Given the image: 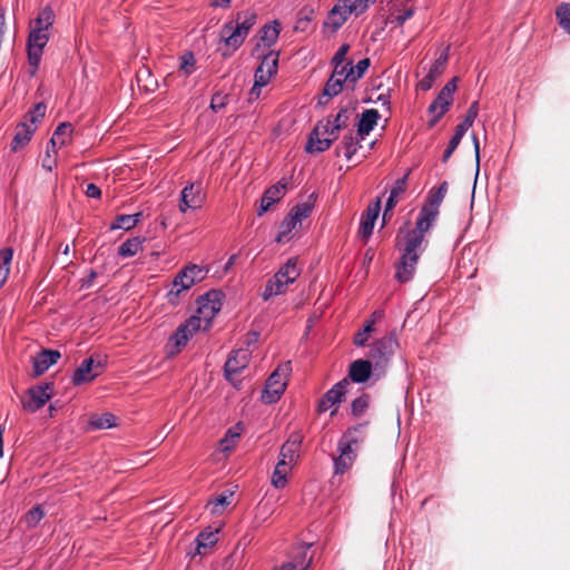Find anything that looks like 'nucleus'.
Listing matches in <instances>:
<instances>
[{"label": "nucleus", "mask_w": 570, "mask_h": 570, "mask_svg": "<svg viewBox=\"0 0 570 570\" xmlns=\"http://www.w3.org/2000/svg\"><path fill=\"white\" fill-rule=\"evenodd\" d=\"M13 249L6 247L0 250V288L6 284L11 268Z\"/></svg>", "instance_id": "2f4dec72"}, {"label": "nucleus", "mask_w": 570, "mask_h": 570, "mask_svg": "<svg viewBox=\"0 0 570 570\" xmlns=\"http://www.w3.org/2000/svg\"><path fill=\"white\" fill-rule=\"evenodd\" d=\"M456 81H458L456 77H454L451 80H449L445 83V86L441 89V90H443V94L453 98V94L456 90Z\"/></svg>", "instance_id": "0e129e2a"}, {"label": "nucleus", "mask_w": 570, "mask_h": 570, "mask_svg": "<svg viewBox=\"0 0 570 570\" xmlns=\"http://www.w3.org/2000/svg\"><path fill=\"white\" fill-rule=\"evenodd\" d=\"M478 112H479V102L478 101H473L468 111H466V115L465 117L466 118H470L472 120H475V118L478 117Z\"/></svg>", "instance_id": "338daca9"}, {"label": "nucleus", "mask_w": 570, "mask_h": 570, "mask_svg": "<svg viewBox=\"0 0 570 570\" xmlns=\"http://www.w3.org/2000/svg\"><path fill=\"white\" fill-rule=\"evenodd\" d=\"M313 14L314 10L311 7H304L298 13V19L295 23L294 30L302 32L306 31L312 21Z\"/></svg>", "instance_id": "79ce46f5"}, {"label": "nucleus", "mask_w": 570, "mask_h": 570, "mask_svg": "<svg viewBox=\"0 0 570 570\" xmlns=\"http://www.w3.org/2000/svg\"><path fill=\"white\" fill-rule=\"evenodd\" d=\"M332 76H336V78H340L342 82L351 81L353 82L354 78V67L351 62L348 63H342V65H334V70Z\"/></svg>", "instance_id": "a19ab883"}, {"label": "nucleus", "mask_w": 570, "mask_h": 570, "mask_svg": "<svg viewBox=\"0 0 570 570\" xmlns=\"http://www.w3.org/2000/svg\"><path fill=\"white\" fill-rule=\"evenodd\" d=\"M193 335L188 333V331L181 325L176 330V332L170 337V341L174 343L176 351L179 352L189 341Z\"/></svg>", "instance_id": "49530a36"}, {"label": "nucleus", "mask_w": 570, "mask_h": 570, "mask_svg": "<svg viewBox=\"0 0 570 570\" xmlns=\"http://www.w3.org/2000/svg\"><path fill=\"white\" fill-rule=\"evenodd\" d=\"M279 35V24L274 21V24H265L261 30V40L268 47L273 46Z\"/></svg>", "instance_id": "e433bc0d"}, {"label": "nucleus", "mask_w": 570, "mask_h": 570, "mask_svg": "<svg viewBox=\"0 0 570 570\" xmlns=\"http://www.w3.org/2000/svg\"><path fill=\"white\" fill-rule=\"evenodd\" d=\"M61 357L57 350H42L33 357V374L39 376L43 374L51 365L56 364Z\"/></svg>", "instance_id": "4be33fe9"}, {"label": "nucleus", "mask_w": 570, "mask_h": 570, "mask_svg": "<svg viewBox=\"0 0 570 570\" xmlns=\"http://www.w3.org/2000/svg\"><path fill=\"white\" fill-rule=\"evenodd\" d=\"M452 101L453 98L449 97L448 95H444L443 90H441L438 97L429 106L428 111L429 114H435L438 110H440L445 114L449 110V107L451 106Z\"/></svg>", "instance_id": "4c0bfd02"}, {"label": "nucleus", "mask_w": 570, "mask_h": 570, "mask_svg": "<svg viewBox=\"0 0 570 570\" xmlns=\"http://www.w3.org/2000/svg\"><path fill=\"white\" fill-rule=\"evenodd\" d=\"M48 40L49 35L46 30L31 29L27 40L28 62L31 67V76H35L39 69L43 48Z\"/></svg>", "instance_id": "1a4fd4ad"}, {"label": "nucleus", "mask_w": 570, "mask_h": 570, "mask_svg": "<svg viewBox=\"0 0 570 570\" xmlns=\"http://www.w3.org/2000/svg\"><path fill=\"white\" fill-rule=\"evenodd\" d=\"M341 145H342V148L344 149L345 158L347 160H350L353 157V155L356 153L360 141L356 138V136L353 134V131H350L348 134H346L343 137Z\"/></svg>", "instance_id": "58836bf2"}, {"label": "nucleus", "mask_w": 570, "mask_h": 570, "mask_svg": "<svg viewBox=\"0 0 570 570\" xmlns=\"http://www.w3.org/2000/svg\"><path fill=\"white\" fill-rule=\"evenodd\" d=\"M105 366L102 357L98 354H92L90 357L85 358L72 375L73 385H81L94 381L104 372Z\"/></svg>", "instance_id": "9d476101"}, {"label": "nucleus", "mask_w": 570, "mask_h": 570, "mask_svg": "<svg viewBox=\"0 0 570 570\" xmlns=\"http://www.w3.org/2000/svg\"><path fill=\"white\" fill-rule=\"evenodd\" d=\"M249 360L250 352L247 348H239L232 352L225 363V377L237 389L242 383L238 376L248 366Z\"/></svg>", "instance_id": "9b49d317"}, {"label": "nucleus", "mask_w": 570, "mask_h": 570, "mask_svg": "<svg viewBox=\"0 0 570 570\" xmlns=\"http://www.w3.org/2000/svg\"><path fill=\"white\" fill-rule=\"evenodd\" d=\"M142 248V239L134 237L124 242L118 248V255L121 257H131Z\"/></svg>", "instance_id": "c9c22d12"}, {"label": "nucleus", "mask_w": 570, "mask_h": 570, "mask_svg": "<svg viewBox=\"0 0 570 570\" xmlns=\"http://www.w3.org/2000/svg\"><path fill=\"white\" fill-rule=\"evenodd\" d=\"M380 119V114L376 109H366L362 112L361 118L357 124V136L363 138L365 135H368L377 124Z\"/></svg>", "instance_id": "bb28decb"}, {"label": "nucleus", "mask_w": 570, "mask_h": 570, "mask_svg": "<svg viewBox=\"0 0 570 570\" xmlns=\"http://www.w3.org/2000/svg\"><path fill=\"white\" fill-rule=\"evenodd\" d=\"M285 194L286 184L282 181H278L276 185L267 188L261 198V205L257 209V215H264L271 208V206L279 202L285 196Z\"/></svg>", "instance_id": "412c9836"}, {"label": "nucleus", "mask_w": 570, "mask_h": 570, "mask_svg": "<svg viewBox=\"0 0 570 570\" xmlns=\"http://www.w3.org/2000/svg\"><path fill=\"white\" fill-rule=\"evenodd\" d=\"M205 200L200 183H190L185 186L180 193L179 210L185 213L187 209L200 208Z\"/></svg>", "instance_id": "a211bd4d"}, {"label": "nucleus", "mask_w": 570, "mask_h": 570, "mask_svg": "<svg viewBox=\"0 0 570 570\" xmlns=\"http://www.w3.org/2000/svg\"><path fill=\"white\" fill-rule=\"evenodd\" d=\"M381 210V200L377 198L375 202L371 203L365 213L362 216L358 234L363 239H367L374 228L375 220L379 217Z\"/></svg>", "instance_id": "aec40b11"}, {"label": "nucleus", "mask_w": 570, "mask_h": 570, "mask_svg": "<svg viewBox=\"0 0 570 570\" xmlns=\"http://www.w3.org/2000/svg\"><path fill=\"white\" fill-rule=\"evenodd\" d=\"M55 21V14L51 8L45 7L38 14V17L31 22V29L46 30L52 27Z\"/></svg>", "instance_id": "473e14b6"}, {"label": "nucleus", "mask_w": 570, "mask_h": 570, "mask_svg": "<svg viewBox=\"0 0 570 570\" xmlns=\"http://www.w3.org/2000/svg\"><path fill=\"white\" fill-rule=\"evenodd\" d=\"M289 471V464L287 461L278 460L275 470L272 475V484L277 488L282 489L285 487L287 482V473Z\"/></svg>", "instance_id": "72a5a7b5"}, {"label": "nucleus", "mask_w": 570, "mask_h": 570, "mask_svg": "<svg viewBox=\"0 0 570 570\" xmlns=\"http://www.w3.org/2000/svg\"><path fill=\"white\" fill-rule=\"evenodd\" d=\"M256 20V12L246 10L237 12L230 21L223 26L219 33L220 41L226 47V50L223 51V57H229L243 45L250 29L255 26Z\"/></svg>", "instance_id": "f03ea898"}, {"label": "nucleus", "mask_w": 570, "mask_h": 570, "mask_svg": "<svg viewBox=\"0 0 570 570\" xmlns=\"http://www.w3.org/2000/svg\"><path fill=\"white\" fill-rule=\"evenodd\" d=\"M138 223L137 218L130 217V215H118L110 225V229H124L129 230L134 228Z\"/></svg>", "instance_id": "37998d69"}, {"label": "nucleus", "mask_w": 570, "mask_h": 570, "mask_svg": "<svg viewBox=\"0 0 570 570\" xmlns=\"http://www.w3.org/2000/svg\"><path fill=\"white\" fill-rule=\"evenodd\" d=\"M353 0H337L336 4L330 11L324 27L331 28L333 32H336L352 14Z\"/></svg>", "instance_id": "f3484780"}, {"label": "nucleus", "mask_w": 570, "mask_h": 570, "mask_svg": "<svg viewBox=\"0 0 570 570\" xmlns=\"http://www.w3.org/2000/svg\"><path fill=\"white\" fill-rule=\"evenodd\" d=\"M196 65L195 56L191 51H185L179 57V70L185 73V76H189L194 72Z\"/></svg>", "instance_id": "c03bdc74"}, {"label": "nucleus", "mask_w": 570, "mask_h": 570, "mask_svg": "<svg viewBox=\"0 0 570 570\" xmlns=\"http://www.w3.org/2000/svg\"><path fill=\"white\" fill-rule=\"evenodd\" d=\"M43 517L45 512L41 507L38 505L28 511L24 515V522L29 528H33L42 520Z\"/></svg>", "instance_id": "603ef678"}, {"label": "nucleus", "mask_w": 570, "mask_h": 570, "mask_svg": "<svg viewBox=\"0 0 570 570\" xmlns=\"http://www.w3.org/2000/svg\"><path fill=\"white\" fill-rule=\"evenodd\" d=\"M85 194L90 198H100L101 190L97 185L88 184L86 187Z\"/></svg>", "instance_id": "69168bd1"}, {"label": "nucleus", "mask_w": 570, "mask_h": 570, "mask_svg": "<svg viewBox=\"0 0 570 570\" xmlns=\"http://www.w3.org/2000/svg\"><path fill=\"white\" fill-rule=\"evenodd\" d=\"M448 62V55L442 53L431 66L428 75L422 78V80L417 83V87L428 91L432 88L434 81L443 73L445 69V65Z\"/></svg>", "instance_id": "5701e85b"}, {"label": "nucleus", "mask_w": 570, "mask_h": 570, "mask_svg": "<svg viewBox=\"0 0 570 570\" xmlns=\"http://www.w3.org/2000/svg\"><path fill=\"white\" fill-rule=\"evenodd\" d=\"M278 53L271 51L265 55L256 69L253 91L265 87L271 78L277 72Z\"/></svg>", "instance_id": "4468645a"}, {"label": "nucleus", "mask_w": 570, "mask_h": 570, "mask_svg": "<svg viewBox=\"0 0 570 570\" xmlns=\"http://www.w3.org/2000/svg\"><path fill=\"white\" fill-rule=\"evenodd\" d=\"M297 569V563H294L293 561H288V562H285L283 563L281 567H276L274 568L273 570H296Z\"/></svg>", "instance_id": "774afa93"}, {"label": "nucleus", "mask_w": 570, "mask_h": 570, "mask_svg": "<svg viewBox=\"0 0 570 570\" xmlns=\"http://www.w3.org/2000/svg\"><path fill=\"white\" fill-rule=\"evenodd\" d=\"M448 193V183L443 181L438 188H433L428 196L426 203L421 208L419 216L434 223L439 208Z\"/></svg>", "instance_id": "2eb2a0df"}, {"label": "nucleus", "mask_w": 570, "mask_h": 570, "mask_svg": "<svg viewBox=\"0 0 570 570\" xmlns=\"http://www.w3.org/2000/svg\"><path fill=\"white\" fill-rule=\"evenodd\" d=\"M218 530L202 531L195 539L196 543V553L200 556H205L209 552V550L217 543L218 541Z\"/></svg>", "instance_id": "cd10ccee"}, {"label": "nucleus", "mask_w": 570, "mask_h": 570, "mask_svg": "<svg viewBox=\"0 0 570 570\" xmlns=\"http://www.w3.org/2000/svg\"><path fill=\"white\" fill-rule=\"evenodd\" d=\"M407 176L409 174H406L405 176H403L402 178H399L395 183H394V186L392 187L391 189V193L390 195L396 197V198H401L403 196V194L405 193L406 190V180H407Z\"/></svg>", "instance_id": "5fc2aeb1"}, {"label": "nucleus", "mask_w": 570, "mask_h": 570, "mask_svg": "<svg viewBox=\"0 0 570 570\" xmlns=\"http://www.w3.org/2000/svg\"><path fill=\"white\" fill-rule=\"evenodd\" d=\"M350 50V46L347 43L342 45L332 59L333 65H342L344 63L345 57Z\"/></svg>", "instance_id": "bf43d9fd"}, {"label": "nucleus", "mask_w": 570, "mask_h": 570, "mask_svg": "<svg viewBox=\"0 0 570 570\" xmlns=\"http://www.w3.org/2000/svg\"><path fill=\"white\" fill-rule=\"evenodd\" d=\"M348 385V381L346 379L340 381L334 384L332 389H330L318 401L317 411L323 413L331 409L332 406L342 402L343 396L346 393V386Z\"/></svg>", "instance_id": "6ab92c4d"}, {"label": "nucleus", "mask_w": 570, "mask_h": 570, "mask_svg": "<svg viewBox=\"0 0 570 570\" xmlns=\"http://www.w3.org/2000/svg\"><path fill=\"white\" fill-rule=\"evenodd\" d=\"M302 442L303 436L299 433L291 434L288 440L281 448L279 460L287 461L288 464L292 463L297 456Z\"/></svg>", "instance_id": "393cba45"}, {"label": "nucleus", "mask_w": 570, "mask_h": 570, "mask_svg": "<svg viewBox=\"0 0 570 570\" xmlns=\"http://www.w3.org/2000/svg\"><path fill=\"white\" fill-rule=\"evenodd\" d=\"M309 548L311 544L301 543L292 551V561L297 563V568L303 566L301 570H309L313 560L312 557L307 558V551Z\"/></svg>", "instance_id": "7c9ffc66"}, {"label": "nucleus", "mask_w": 570, "mask_h": 570, "mask_svg": "<svg viewBox=\"0 0 570 570\" xmlns=\"http://www.w3.org/2000/svg\"><path fill=\"white\" fill-rule=\"evenodd\" d=\"M372 368H374V366L368 358H360L351 363L348 376L355 383H364L370 379Z\"/></svg>", "instance_id": "b1692460"}, {"label": "nucleus", "mask_w": 570, "mask_h": 570, "mask_svg": "<svg viewBox=\"0 0 570 570\" xmlns=\"http://www.w3.org/2000/svg\"><path fill=\"white\" fill-rule=\"evenodd\" d=\"M239 438L238 432H234L233 430H228L225 438L220 440V450L223 452H229L232 451L235 445L236 441Z\"/></svg>", "instance_id": "864d4df0"}, {"label": "nucleus", "mask_w": 570, "mask_h": 570, "mask_svg": "<svg viewBox=\"0 0 570 570\" xmlns=\"http://www.w3.org/2000/svg\"><path fill=\"white\" fill-rule=\"evenodd\" d=\"M343 83L340 78L331 75L320 97L318 105H326L331 98L337 96L343 89Z\"/></svg>", "instance_id": "c85d7f7f"}, {"label": "nucleus", "mask_w": 570, "mask_h": 570, "mask_svg": "<svg viewBox=\"0 0 570 570\" xmlns=\"http://www.w3.org/2000/svg\"><path fill=\"white\" fill-rule=\"evenodd\" d=\"M556 16L560 27L570 35V3L563 2L559 4Z\"/></svg>", "instance_id": "ea45409f"}, {"label": "nucleus", "mask_w": 570, "mask_h": 570, "mask_svg": "<svg viewBox=\"0 0 570 570\" xmlns=\"http://www.w3.org/2000/svg\"><path fill=\"white\" fill-rule=\"evenodd\" d=\"M350 110L347 107H343L340 109L335 118L332 120V126H334L335 130H342L347 128L350 121Z\"/></svg>", "instance_id": "8fccbe9b"}, {"label": "nucleus", "mask_w": 570, "mask_h": 570, "mask_svg": "<svg viewBox=\"0 0 570 570\" xmlns=\"http://www.w3.org/2000/svg\"><path fill=\"white\" fill-rule=\"evenodd\" d=\"M291 372V362H284L269 375L262 393V401L264 403L272 404L281 399L286 389Z\"/></svg>", "instance_id": "6e6552de"}, {"label": "nucleus", "mask_w": 570, "mask_h": 570, "mask_svg": "<svg viewBox=\"0 0 570 570\" xmlns=\"http://www.w3.org/2000/svg\"><path fill=\"white\" fill-rule=\"evenodd\" d=\"M227 95H222L219 92L215 94L210 101V109L215 112L222 110L227 105Z\"/></svg>", "instance_id": "6e6d98bb"}, {"label": "nucleus", "mask_w": 570, "mask_h": 570, "mask_svg": "<svg viewBox=\"0 0 570 570\" xmlns=\"http://www.w3.org/2000/svg\"><path fill=\"white\" fill-rule=\"evenodd\" d=\"M72 131L73 127L70 122H61L58 125L51 139L49 140V145L51 146L53 153H56L57 147L66 146L71 141Z\"/></svg>", "instance_id": "a878e982"}, {"label": "nucleus", "mask_w": 570, "mask_h": 570, "mask_svg": "<svg viewBox=\"0 0 570 570\" xmlns=\"http://www.w3.org/2000/svg\"><path fill=\"white\" fill-rule=\"evenodd\" d=\"M399 346L394 332L389 333L374 342L367 353L368 361L373 364L377 374H384L389 363Z\"/></svg>", "instance_id": "423d86ee"}, {"label": "nucleus", "mask_w": 570, "mask_h": 570, "mask_svg": "<svg viewBox=\"0 0 570 570\" xmlns=\"http://www.w3.org/2000/svg\"><path fill=\"white\" fill-rule=\"evenodd\" d=\"M207 274V271L197 264H189L185 266L174 278V287H179L176 295L181 289H189L197 282H202Z\"/></svg>", "instance_id": "dca6fc26"}, {"label": "nucleus", "mask_w": 570, "mask_h": 570, "mask_svg": "<svg viewBox=\"0 0 570 570\" xmlns=\"http://www.w3.org/2000/svg\"><path fill=\"white\" fill-rule=\"evenodd\" d=\"M301 275L297 267V259L289 258L271 278L267 279L262 298L267 302L271 298L283 295L287 292L288 286L293 284Z\"/></svg>", "instance_id": "7ed1b4c3"}, {"label": "nucleus", "mask_w": 570, "mask_h": 570, "mask_svg": "<svg viewBox=\"0 0 570 570\" xmlns=\"http://www.w3.org/2000/svg\"><path fill=\"white\" fill-rule=\"evenodd\" d=\"M51 391V383L30 387L28 392L21 397L23 410L29 413L38 411L50 400Z\"/></svg>", "instance_id": "ddd939ff"}, {"label": "nucleus", "mask_w": 570, "mask_h": 570, "mask_svg": "<svg viewBox=\"0 0 570 570\" xmlns=\"http://www.w3.org/2000/svg\"><path fill=\"white\" fill-rule=\"evenodd\" d=\"M368 332H365L364 330L358 331L354 336V344L356 346H365L368 341Z\"/></svg>", "instance_id": "e2e57ef3"}, {"label": "nucleus", "mask_w": 570, "mask_h": 570, "mask_svg": "<svg viewBox=\"0 0 570 570\" xmlns=\"http://www.w3.org/2000/svg\"><path fill=\"white\" fill-rule=\"evenodd\" d=\"M414 14V10L412 8H406L395 16V22L397 26H403L406 20L412 18Z\"/></svg>", "instance_id": "052dcab7"}, {"label": "nucleus", "mask_w": 570, "mask_h": 570, "mask_svg": "<svg viewBox=\"0 0 570 570\" xmlns=\"http://www.w3.org/2000/svg\"><path fill=\"white\" fill-rule=\"evenodd\" d=\"M183 326L188 331L189 334L194 335L200 330H204L205 326V317L198 314L189 317Z\"/></svg>", "instance_id": "09e8293b"}, {"label": "nucleus", "mask_w": 570, "mask_h": 570, "mask_svg": "<svg viewBox=\"0 0 570 570\" xmlns=\"http://www.w3.org/2000/svg\"><path fill=\"white\" fill-rule=\"evenodd\" d=\"M313 205L311 203H301L291 209V214L301 223L302 219L307 218L312 213Z\"/></svg>", "instance_id": "3c124183"}, {"label": "nucleus", "mask_w": 570, "mask_h": 570, "mask_svg": "<svg viewBox=\"0 0 570 570\" xmlns=\"http://www.w3.org/2000/svg\"><path fill=\"white\" fill-rule=\"evenodd\" d=\"M232 495L233 493H222L214 500L209 501L208 505L210 507L212 513H222L224 509L230 504Z\"/></svg>", "instance_id": "de8ad7c7"}, {"label": "nucleus", "mask_w": 570, "mask_h": 570, "mask_svg": "<svg viewBox=\"0 0 570 570\" xmlns=\"http://www.w3.org/2000/svg\"><path fill=\"white\" fill-rule=\"evenodd\" d=\"M224 294L222 291L212 289L198 297L197 313L205 317L204 331L212 326V320L222 309Z\"/></svg>", "instance_id": "f8f14e48"}, {"label": "nucleus", "mask_w": 570, "mask_h": 570, "mask_svg": "<svg viewBox=\"0 0 570 570\" xmlns=\"http://www.w3.org/2000/svg\"><path fill=\"white\" fill-rule=\"evenodd\" d=\"M91 430H104L116 426V416L109 412L104 414H92L88 420Z\"/></svg>", "instance_id": "c756f323"}, {"label": "nucleus", "mask_w": 570, "mask_h": 570, "mask_svg": "<svg viewBox=\"0 0 570 570\" xmlns=\"http://www.w3.org/2000/svg\"><path fill=\"white\" fill-rule=\"evenodd\" d=\"M433 223L417 216L415 228L409 230L403 237V247L400 262L396 264L395 277L401 283L410 282L415 273L420 255L424 252L428 242L425 233Z\"/></svg>", "instance_id": "f257e3e1"}, {"label": "nucleus", "mask_w": 570, "mask_h": 570, "mask_svg": "<svg viewBox=\"0 0 570 570\" xmlns=\"http://www.w3.org/2000/svg\"><path fill=\"white\" fill-rule=\"evenodd\" d=\"M370 7V3L365 0H353L352 4V14L360 16L362 14L367 8Z\"/></svg>", "instance_id": "680f3d73"}, {"label": "nucleus", "mask_w": 570, "mask_h": 570, "mask_svg": "<svg viewBox=\"0 0 570 570\" xmlns=\"http://www.w3.org/2000/svg\"><path fill=\"white\" fill-rule=\"evenodd\" d=\"M340 130H335L330 118L320 120L309 134L306 151L318 154L327 150L332 142L338 138Z\"/></svg>", "instance_id": "0eeeda50"}, {"label": "nucleus", "mask_w": 570, "mask_h": 570, "mask_svg": "<svg viewBox=\"0 0 570 570\" xmlns=\"http://www.w3.org/2000/svg\"><path fill=\"white\" fill-rule=\"evenodd\" d=\"M51 146L48 144L46 154L42 158L41 166L43 169L51 171L53 167L57 165V160L55 157L51 156Z\"/></svg>", "instance_id": "4d7b16f0"}, {"label": "nucleus", "mask_w": 570, "mask_h": 570, "mask_svg": "<svg viewBox=\"0 0 570 570\" xmlns=\"http://www.w3.org/2000/svg\"><path fill=\"white\" fill-rule=\"evenodd\" d=\"M367 422L358 423L352 428H348L343 436L340 439L337 449L340 455L334 458V468L336 474H344L353 465L356 454L353 450V445L357 444L363 438H358L357 434L363 433Z\"/></svg>", "instance_id": "20e7f679"}, {"label": "nucleus", "mask_w": 570, "mask_h": 570, "mask_svg": "<svg viewBox=\"0 0 570 570\" xmlns=\"http://www.w3.org/2000/svg\"><path fill=\"white\" fill-rule=\"evenodd\" d=\"M370 406V395L362 394L361 396L356 397L351 405V412L353 416L360 417L362 416L366 410Z\"/></svg>", "instance_id": "a18cd8bd"}, {"label": "nucleus", "mask_w": 570, "mask_h": 570, "mask_svg": "<svg viewBox=\"0 0 570 570\" xmlns=\"http://www.w3.org/2000/svg\"><path fill=\"white\" fill-rule=\"evenodd\" d=\"M46 110L47 106L43 102H38L33 109L27 112L24 120L17 125L16 134L11 142L12 151H17L31 140L38 124L45 118Z\"/></svg>", "instance_id": "39448f33"}, {"label": "nucleus", "mask_w": 570, "mask_h": 570, "mask_svg": "<svg viewBox=\"0 0 570 570\" xmlns=\"http://www.w3.org/2000/svg\"><path fill=\"white\" fill-rule=\"evenodd\" d=\"M299 222L289 213L281 223L279 230L276 237L277 243H284L289 239V234L296 228Z\"/></svg>", "instance_id": "f704fd0d"}, {"label": "nucleus", "mask_w": 570, "mask_h": 570, "mask_svg": "<svg viewBox=\"0 0 570 570\" xmlns=\"http://www.w3.org/2000/svg\"><path fill=\"white\" fill-rule=\"evenodd\" d=\"M368 67H370V59L368 58L360 60L357 62V65L354 67L353 82H355L357 79L362 78Z\"/></svg>", "instance_id": "13d9d810"}]
</instances>
